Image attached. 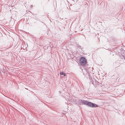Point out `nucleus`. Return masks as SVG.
Here are the masks:
<instances>
[{
	"label": "nucleus",
	"mask_w": 125,
	"mask_h": 125,
	"mask_svg": "<svg viewBox=\"0 0 125 125\" xmlns=\"http://www.w3.org/2000/svg\"><path fill=\"white\" fill-rule=\"evenodd\" d=\"M80 63L82 66H84L87 63V60L85 58L83 57H81L80 59Z\"/></svg>",
	"instance_id": "f257e3e1"
},
{
	"label": "nucleus",
	"mask_w": 125,
	"mask_h": 125,
	"mask_svg": "<svg viewBox=\"0 0 125 125\" xmlns=\"http://www.w3.org/2000/svg\"><path fill=\"white\" fill-rule=\"evenodd\" d=\"M87 105L91 107H98V105L95 104L91 102H88Z\"/></svg>",
	"instance_id": "f03ea898"
},
{
	"label": "nucleus",
	"mask_w": 125,
	"mask_h": 125,
	"mask_svg": "<svg viewBox=\"0 0 125 125\" xmlns=\"http://www.w3.org/2000/svg\"><path fill=\"white\" fill-rule=\"evenodd\" d=\"M88 101L87 100H84L83 101L82 103L83 104L87 105Z\"/></svg>",
	"instance_id": "7ed1b4c3"
},
{
	"label": "nucleus",
	"mask_w": 125,
	"mask_h": 125,
	"mask_svg": "<svg viewBox=\"0 0 125 125\" xmlns=\"http://www.w3.org/2000/svg\"><path fill=\"white\" fill-rule=\"evenodd\" d=\"M64 73L62 72H60V74L61 75H63Z\"/></svg>",
	"instance_id": "20e7f679"
},
{
	"label": "nucleus",
	"mask_w": 125,
	"mask_h": 125,
	"mask_svg": "<svg viewBox=\"0 0 125 125\" xmlns=\"http://www.w3.org/2000/svg\"><path fill=\"white\" fill-rule=\"evenodd\" d=\"M64 76H65L66 75V74L65 73H64L63 74Z\"/></svg>",
	"instance_id": "39448f33"
}]
</instances>
